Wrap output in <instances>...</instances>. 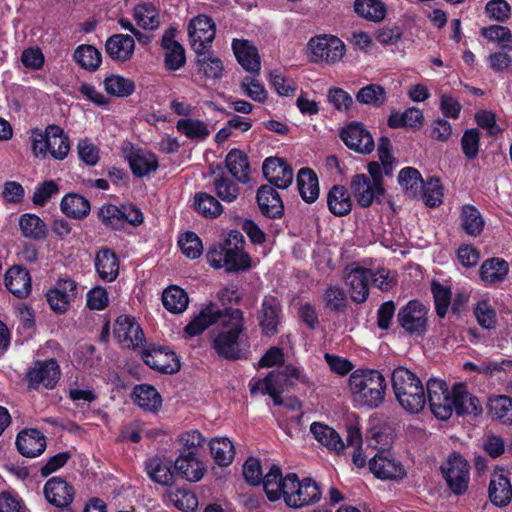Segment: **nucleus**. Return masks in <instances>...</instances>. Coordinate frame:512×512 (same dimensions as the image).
Segmentation results:
<instances>
[{
	"instance_id": "nucleus-29",
	"label": "nucleus",
	"mask_w": 512,
	"mask_h": 512,
	"mask_svg": "<svg viewBox=\"0 0 512 512\" xmlns=\"http://www.w3.org/2000/svg\"><path fill=\"white\" fill-rule=\"evenodd\" d=\"M280 302L273 296H266L259 311V322L264 334L272 336L278 331Z\"/></svg>"
},
{
	"instance_id": "nucleus-39",
	"label": "nucleus",
	"mask_w": 512,
	"mask_h": 512,
	"mask_svg": "<svg viewBox=\"0 0 512 512\" xmlns=\"http://www.w3.org/2000/svg\"><path fill=\"white\" fill-rule=\"evenodd\" d=\"M354 12L371 22H380L386 16V6L381 0H355Z\"/></svg>"
},
{
	"instance_id": "nucleus-24",
	"label": "nucleus",
	"mask_w": 512,
	"mask_h": 512,
	"mask_svg": "<svg viewBox=\"0 0 512 512\" xmlns=\"http://www.w3.org/2000/svg\"><path fill=\"white\" fill-rule=\"evenodd\" d=\"M488 496L492 504L505 507L512 499V485L502 472L494 471L490 476Z\"/></svg>"
},
{
	"instance_id": "nucleus-58",
	"label": "nucleus",
	"mask_w": 512,
	"mask_h": 512,
	"mask_svg": "<svg viewBox=\"0 0 512 512\" xmlns=\"http://www.w3.org/2000/svg\"><path fill=\"white\" fill-rule=\"evenodd\" d=\"M250 266V258L243 249L238 247H226L224 268L229 271L246 269Z\"/></svg>"
},
{
	"instance_id": "nucleus-21",
	"label": "nucleus",
	"mask_w": 512,
	"mask_h": 512,
	"mask_svg": "<svg viewBox=\"0 0 512 512\" xmlns=\"http://www.w3.org/2000/svg\"><path fill=\"white\" fill-rule=\"evenodd\" d=\"M105 51L113 61L124 63L134 54L135 40L129 35L114 34L106 40Z\"/></svg>"
},
{
	"instance_id": "nucleus-43",
	"label": "nucleus",
	"mask_w": 512,
	"mask_h": 512,
	"mask_svg": "<svg viewBox=\"0 0 512 512\" xmlns=\"http://www.w3.org/2000/svg\"><path fill=\"white\" fill-rule=\"evenodd\" d=\"M177 130L188 139L203 141L210 135V130L205 122L199 119L182 118L176 123Z\"/></svg>"
},
{
	"instance_id": "nucleus-30",
	"label": "nucleus",
	"mask_w": 512,
	"mask_h": 512,
	"mask_svg": "<svg viewBox=\"0 0 512 512\" xmlns=\"http://www.w3.org/2000/svg\"><path fill=\"white\" fill-rule=\"evenodd\" d=\"M234 54L240 65L250 73H259L260 59L257 49L246 40L235 39L232 43Z\"/></svg>"
},
{
	"instance_id": "nucleus-53",
	"label": "nucleus",
	"mask_w": 512,
	"mask_h": 512,
	"mask_svg": "<svg viewBox=\"0 0 512 512\" xmlns=\"http://www.w3.org/2000/svg\"><path fill=\"white\" fill-rule=\"evenodd\" d=\"M194 206L196 210L207 218H215L222 213V205L212 195L204 192L195 195Z\"/></svg>"
},
{
	"instance_id": "nucleus-52",
	"label": "nucleus",
	"mask_w": 512,
	"mask_h": 512,
	"mask_svg": "<svg viewBox=\"0 0 512 512\" xmlns=\"http://www.w3.org/2000/svg\"><path fill=\"white\" fill-rule=\"evenodd\" d=\"M105 91L116 97H127L135 91V83L119 75H110L104 79Z\"/></svg>"
},
{
	"instance_id": "nucleus-47",
	"label": "nucleus",
	"mask_w": 512,
	"mask_h": 512,
	"mask_svg": "<svg viewBox=\"0 0 512 512\" xmlns=\"http://www.w3.org/2000/svg\"><path fill=\"white\" fill-rule=\"evenodd\" d=\"M166 496L173 506L183 512H193L198 506L195 494L183 488H170Z\"/></svg>"
},
{
	"instance_id": "nucleus-16",
	"label": "nucleus",
	"mask_w": 512,
	"mask_h": 512,
	"mask_svg": "<svg viewBox=\"0 0 512 512\" xmlns=\"http://www.w3.org/2000/svg\"><path fill=\"white\" fill-rule=\"evenodd\" d=\"M369 274L370 269L363 267L345 269V284L349 289L351 300L357 304L364 303L369 296Z\"/></svg>"
},
{
	"instance_id": "nucleus-14",
	"label": "nucleus",
	"mask_w": 512,
	"mask_h": 512,
	"mask_svg": "<svg viewBox=\"0 0 512 512\" xmlns=\"http://www.w3.org/2000/svg\"><path fill=\"white\" fill-rule=\"evenodd\" d=\"M114 337L123 348H137L145 340L144 333L133 317L119 316L114 324Z\"/></svg>"
},
{
	"instance_id": "nucleus-62",
	"label": "nucleus",
	"mask_w": 512,
	"mask_h": 512,
	"mask_svg": "<svg viewBox=\"0 0 512 512\" xmlns=\"http://www.w3.org/2000/svg\"><path fill=\"white\" fill-rule=\"evenodd\" d=\"M474 314L481 327L485 329H493L496 327V312L488 302H479L474 309Z\"/></svg>"
},
{
	"instance_id": "nucleus-48",
	"label": "nucleus",
	"mask_w": 512,
	"mask_h": 512,
	"mask_svg": "<svg viewBox=\"0 0 512 512\" xmlns=\"http://www.w3.org/2000/svg\"><path fill=\"white\" fill-rule=\"evenodd\" d=\"M322 299L325 308L329 309L332 312L344 313L347 309V295L345 290L340 286H328L324 291Z\"/></svg>"
},
{
	"instance_id": "nucleus-26",
	"label": "nucleus",
	"mask_w": 512,
	"mask_h": 512,
	"mask_svg": "<svg viewBox=\"0 0 512 512\" xmlns=\"http://www.w3.org/2000/svg\"><path fill=\"white\" fill-rule=\"evenodd\" d=\"M5 286L18 298H25L31 292V277L28 270L13 266L5 274Z\"/></svg>"
},
{
	"instance_id": "nucleus-50",
	"label": "nucleus",
	"mask_w": 512,
	"mask_h": 512,
	"mask_svg": "<svg viewBox=\"0 0 512 512\" xmlns=\"http://www.w3.org/2000/svg\"><path fill=\"white\" fill-rule=\"evenodd\" d=\"M74 60L83 69L95 71L101 64V53L92 45H81L74 52Z\"/></svg>"
},
{
	"instance_id": "nucleus-15",
	"label": "nucleus",
	"mask_w": 512,
	"mask_h": 512,
	"mask_svg": "<svg viewBox=\"0 0 512 512\" xmlns=\"http://www.w3.org/2000/svg\"><path fill=\"white\" fill-rule=\"evenodd\" d=\"M27 378L30 387L52 389L60 378L59 365L53 359L36 362L28 371Z\"/></svg>"
},
{
	"instance_id": "nucleus-20",
	"label": "nucleus",
	"mask_w": 512,
	"mask_h": 512,
	"mask_svg": "<svg viewBox=\"0 0 512 512\" xmlns=\"http://www.w3.org/2000/svg\"><path fill=\"white\" fill-rule=\"evenodd\" d=\"M176 32L177 30L173 27L167 29L161 40V46L165 50V67L170 71H176L180 69L186 62L184 48L178 41L174 39Z\"/></svg>"
},
{
	"instance_id": "nucleus-6",
	"label": "nucleus",
	"mask_w": 512,
	"mask_h": 512,
	"mask_svg": "<svg viewBox=\"0 0 512 512\" xmlns=\"http://www.w3.org/2000/svg\"><path fill=\"white\" fill-rule=\"evenodd\" d=\"M298 482L299 477L297 474L288 473L286 476H283L280 467L272 465L264 476V491L270 501H277L283 498L288 506V495L296 493Z\"/></svg>"
},
{
	"instance_id": "nucleus-54",
	"label": "nucleus",
	"mask_w": 512,
	"mask_h": 512,
	"mask_svg": "<svg viewBox=\"0 0 512 512\" xmlns=\"http://www.w3.org/2000/svg\"><path fill=\"white\" fill-rule=\"evenodd\" d=\"M398 182L411 198L418 195L419 188L423 184L419 171L412 167L403 168L399 172Z\"/></svg>"
},
{
	"instance_id": "nucleus-27",
	"label": "nucleus",
	"mask_w": 512,
	"mask_h": 512,
	"mask_svg": "<svg viewBox=\"0 0 512 512\" xmlns=\"http://www.w3.org/2000/svg\"><path fill=\"white\" fill-rule=\"evenodd\" d=\"M257 202L263 215L279 218L284 213V205L278 192L273 187L262 185L257 191Z\"/></svg>"
},
{
	"instance_id": "nucleus-11",
	"label": "nucleus",
	"mask_w": 512,
	"mask_h": 512,
	"mask_svg": "<svg viewBox=\"0 0 512 512\" xmlns=\"http://www.w3.org/2000/svg\"><path fill=\"white\" fill-rule=\"evenodd\" d=\"M344 144L359 154H370L375 147L371 133L360 122H351L340 132Z\"/></svg>"
},
{
	"instance_id": "nucleus-18",
	"label": "nucleus",
	"mask_w": 512,
	"mask_h": 512,
	"mask_svg": "<svg viewBox=\"0 0 512 512\" xmlns=\"http://www.w3.org/2000/svg\"><path fill=\"white\" fill-rule=\"evenodd\" d=\"M142 359L151 367L162 373L173 374L180 369V362L172 351H165L161 347L144 349Z\"/></svg>"
},
{
	"instance_id": "nucleus-37",
	"label": "nucleus",
	"mask_w": 512,
	"mask_h": 512,
	"mask_svg": "<svg viewBox=\"0 0 512 512\" xmlns=\"http://www.w3.org/2000/svg\"><path fill=\"white\" fill-rule=\"evenodd\" d=\"M297 186L302 199L307 203H313L319 196L317 175L309 168H302L297 175Z\"/></svg>"
},
{
	"instance_id": "nucleus-63",
	"label": "nucleus",
	"mask_w": 512,
	"mask_h": 512,
	"mask_svg": "<svg viewBox=\"0 0 512 512\" xmlns=\"http://www.w3.org/2000/svg\"><path fill=\"white\" fill-rule=\"evenodd\" d=\"M422 199L427 206L436 207L441 204L443 193L438 180H431L419 188Z\"/></svg>"
},
{
	"instance_id": "nucleus-55",
	"label": "nucleus",
	"mask_w": 512,
	"mask_h": 512,
	"mask_svg": "<svg viewBox=\"0 0 512 512\" xmlns=\"http://www.w3.org/2000/svg\"><path fill=\"white\" fill-rule=\"evenodd\" d=\"M483 37L497 42L502 49L512 50V32L505 26L491 25L481 30Z\"/></svg>"
},
{
	"instance_id": "nucleus-33",
	"label": "nucleus",
	"mask_w": 512,
	"mask_h": 512,
	"mask_svg": "<svg viewBox=\"0 0 512 512\" xmlns=\"http://www.w3.org/2000/svg\"><path fill=\"white\" fill-rule=\"evenodd\" d=\"M225 166L229 173L240 183L250 180V164L248 156L238 149H232L225 158Z\"/></svg>"
},
{
	"instance_id": "nucleus-3",
	"label": "nucleus",
	"mask_w": 512,
	"mask_h": 512,
	"mask_svg": "<svg viewBox=\"0 0 512 512\" xmlns=\"http://www.w3.org/2000/svg\"><path fill=\"white\" fill-rule=\"evenodd\" d=\"M394 394L399 404L410 413H418L423 410L428 396L421 380L405 367H397L391 375Z\"/></svg>"
},
{
	"instance_id": "nucleus-32",
	"label": "nucleus",
	"mask_w": 512,
	"mask_h": 512,
	"mask_svg": "<svg viewBox=\"0 0 512 512\" xmlns=\"http://www.w3.org/2000/svg\"><path fill=\"white\" fill-rule=\"evenodd\" d=\"M310 432L319 443L336 454L344 451L345 445L340 435L328 425L314 422L310 426Z\"/></svg>"
},
{
	"instance_id": "nucleus-17",
	"label": "nucleus",
	"mask_w": 512,
	"mask_h": 512,
	"mask_svg": "<svg viewBox=\"0 0 512 512\" xmlns=\"http://www.w3.org/2000/svg\"><path fill=\"white\" fill-rule=\"evenodd\" d=\"M262 170L265 178L276 188L286 189L293 181V170L282 158L265 159Z\"/></svg>"
},
{
	"instance_id": "nucleus-19",
	"label": "nucleus",
	"mask_w": 512,
	"mask_h": 512,
	"mask_svg": "<svg viewBox=\"0 0 512 512\" xmlns=\"http://www.w3.org/2000/svg\"><path fill=\"white\" fill-rule=\"evenodd\" d=\"M370 470L378 478L381 479H397L405 475L402 464L397 461L388 451L377 453L370 460Z\"/></svg>"
},
{
	"instance_id": "nucleus-44",
	"label": "nucleus",
	"mask_w": 512,
	"mask_h": 512,
	"mask_svg": "<svg viewBox=\"0 0 512 512\" xmlns=\"http://www.w3.org/2000/svg\"><path fill=\"white\" fill-rule=\"evenodd\" d=\"M162 302L168 311L179 314L186 310L189 298L183 289L177 286H171L164 290Z\"/></svg>"
},
{
	"instance_id": "nucleus-13",
	"label": "nucleus",
	"mask_w": 512,
	"mask_h": 512,
	"mask_svg": "<svg viewBox=\"0 0 512 512\" xmlns=\"http://www.w3.org/2000/svg\"><path fill=\"white\" fill-rule=\"evenodd\" d=\"M350 189L357 203L363 207H370L374 201L380 202V197L385 194L383 185L371 182L368 175L356 174L350 182Z\"/></svg>"
},
{
	"instance_id": "nucleus-1",
	"label": "nucleus",
	"mask_w": 512,
	"mask_h": 512,
	"mask_svg": "<svg viewBox=\"0 0 512 512\" xmlns=\"http://www.w3.org/2000/svg\"><path fill=\"white\" fill-rule=\"evenodd\" d=\"M214 323H219V328L212 332V347L221 358L227 360H239L247 357L249 345L244 335V318L240 309H219L216 305H210L203 309L185 327L189 336H196Z\"/></svg>"
},
{
	"instance_id": "nucleus-23",
	"label": "nucleus",
	"mask_w": 512,
	"mask_h": 512,
	"mask_svg": "<svg viewBox=\"0 0 512 512\" xmlns=\"http://www.w3.org/2000/svg\"><path fill=\"white\" fill-rule=\"evenodd\" d=\"M296 493L288 495V506L292 508H301L318 502L321 498V492L317 483L311 478L299 480L296 487Z\"/></svg>"
},
{
	"instance_id": "nucleus-49",
	"label": "nucleus",
	"mask_w": 512,
	"mask_h": 512,
	"mask_svg": "<svg viewBox=\"0 0 512 512\" xmlns=\"http://www.w3.org/2000/svg\"><path fill=\"white\" fill-rule=\"evenodd\" d=\"M134 18L143 29L155 30L160 25L159 13L151 3L137 5L134 8Z\"/></svg>"
},
{
	"instance_id": "nucleus-45",
	"label": "nucleus",
	"mask_w": 512,
	"mask_h": 512,
	"mask_svg": "<svg viewBox=\"0 0 512 512\" xmlns=\"http://www.w3.org/2000/svg\"><path fill=\"white\" fill-rule=\"evenodd\" d=\"M489 412L503 424L512 425V397L497 395L489 399Z\"/></svg>"
},
{
	"instance_id": "nucleus-46",
	"label": "nucleus",
	"mask_w": 512,
	"mask_h": 512,
	"mask_svg": "<svg viewBox=\"0 0 512 512\" xmlns=\"http://www.w3.org/2000/svg\"><path fill=\"white\" fill-rule=\"evenodd\" d=\"M210 450L214 460L220 466H228L233 461L234 446L226 437L214 438L210 442Z\"/></svg>"
},
{
	"instance_id": "nucleus-5",
	"label": "nucleus",
	"mask_w": 512,
	"mask_h": 512,
	"mask_svg": "<svg viewBox=\"0 0 512 512\" xmlns=\"http://www.w3.org/2000/svg\"><path fill=\"white\" fill-rule=\"evenodd\" d=\"M32 146L36 156L45 157L50 153L57 160H63L70 151L68 136L56 125L48 126L44 133H37Z\"/></svg>"
},
{
	"instance_id": "nucleus-9",
	"label": "nucleus",
	"mask_w": 512,
	"mask_h": 512,
	"mask_svg": "<svg viewBox=\"0 0 512 512\" xmlns=\"http://www.w3.org/2000/svg\"><path fill=\"white\" fill-rule=\"evenodd\" d=\"M445 481L456 495L463 494L469 484V464L459 454H454L441 466Z\"/></svg>"
},
{
	"instance_id": "nucleus-12",
	"label": "nucleus",
	"mask_w": 512,
	"mask_h": 512,
	"mask_svg": "<svg viewBox=\"0 0 512 512\" xmlns=\"http://www.w3.org/2000/svg\"><path fill=\"white\" fill-rule=\"evenodd\" d=\"M308 45L314 62L335 63L343 57L345 52L344 43L336 37L319 36L311 39Z\"/></svg>"
},
{
	"instance_id": "nucleus-38",
	"label": "nucleus",
	"mask_w": 512,
	"mask_h": 512,
	"mask_svg": "<svg viewBox=\"0 0 512 512\" xmlns=\"http://www.w3.org/2000/svg\"><path fill=\"white\" fill-rule=\"evenodd\" d=\"M132 398L137 406L146 411H156L162 404L160 394L153 386L147 384L136 386Z\"/></svg>"
},
{
	"instance_id": "nucleus-61",
	"label": "nucleus",
	"mask_w": 512,
	"mask_h": 512,
	"mask_svg": "<svg viewBox=\"0 0 512 512\" xmlns=\"http://www.w3.org/2000/svg\"><path fill=\"white\" fill-rule=\"evenodd\" d=\"M214 187L217 196L225 202H233L239 195L238 185L223 175L215 179Z\"/></svg>"
},
{
	"instance_id": "nucleus-51",
	"label": "nucleus",
	"mask_w": 512,
	"mask_h": 512,
	"mask_svg": "<svg viewBox=\"0 0 512 512\" xmlns=\"http://www.w3.org/2000/svg\"><path fill=\"white\" fill-rule=\"evenodd\" d=\"M385 88L379 84H369L362 87L356 94V100L363 105L380 107L386 102Z\"/></svg>"
},
{
	"instance_id": "nucleus-42",
	"label": "nucleus",
	"mask_w": 512,
	"mask_h": 512,
	"mask_svg": "<svg viewBox=\"0 0 512 512\" xmlns=\"http://www.w3.org/2000/svg\"><path fill=\"white\" fill-rule=\"evenodd\" d=\"M19 226L24 237L33 240H43L47 236V226L35 214H24L20 217Z\"/></svg>"
},
{
	"instance_id": "nucleus-60",
	"label": "nucleus",
	"mask_w": 512,
	"mask_h": 512,
	"mask_svg": "<svg viewBox=\"0 0 512 512\" xmlns=\"http://www.w3.org/2000/svg\"><path fill=\"white\" fill-rule=\"evenodd\" d=\"M431 289L434 297L436 313L440 318H444L451 302V291L449 288L433 281Z\"/></svg>"
},
{
	"instance_id": "nucleus-31",
	"label": "nucleus",
	"mask_w": 512,
	"mask_h": 512,
	"mask_svg": "<svg viewBox=\"0 0 512 512\" xmlns=\"http://www.w3.org/2000/svg\"><path fill=\"white\" fill-rule=\"evenodd\" d=\"M95 268L103 281L110 282L118 276L119 260L111 249L103 248L96 254Z\"/></svg>"
},
{
	"instance_id": "nucleus-41",
	"label": "nucleus",
	"mask_w": 512,
	"mask_h": 512,
	"mask_svg": "<svg viewBox=\"0 0 512 512\" xmlns=\"http://www.w3.org/2000/svg\"><path fill=\"white\" fill-rule=\"evenodd\" d=\"M460 221L465 233L473 237L480 235L485 225L479 210L469 204L462 207Z\"/></svg>"
},
{
	"instance_id": "nucleus-59",
	"label": "nucleus",
	"mask_w": 512,
	"mask_h": 512,
	"mask_svg": "<svg viewBox=\"0 0 512 512\" xmlns=\"http://www.w3.org/2000/svg\"><path fill=\"white\" fill-rule=\"evenodd\" d=\"M182 253L190 258L196 259L203 252V245L200 238L194 232L184 233L178 240Z\"/></svg>"
},
{
	"instance_id": "nucleus-8",
	"label": "nucleus",
	"mask_w": 512,
	"mask_h": 512,
	"mask_svg": "<svg viewBox=\"0 0 512 512\" xmlns=\"http://www.w3.org/2000/svg\"><path fill=\"white\" fill-rule=\"evenodd\" d=\"M397 321L406 333L422 335L427 330L428 308L421 302L412 300L400 308Z\"/></svg>"
},
{
	"instance_id": "nucleus-25",
	"label": "nucleus",
	"mask_w": 512,
	"mask_h": 512,
	"mask_svg": "<svg viewBox=\"0 0 512 512\" xmlns=\"http://www.w3.org/2000/svg\"><path fill=\"white\" fill-rule=\"evenodd\" d=\"M18 451L25 457L33 458L42 454L46 448L45 436L36 429L20 432L16 439Z\"/></svg>"
},
{
	"instance_id": "nucleus-22",
	"label": "nucleus",
	"mask_w": 512,
	"mask_h": 512,
	"mask_svg": "<svg viewBox=\"0 0 512 512\" xmlns=\"http://www.w3.org/2000/svg\"><path fill=\"white\" fill-rule=\"evenodd\" d=\"M47 501L55 506H68L74 498V488L63 478L53 477L44 486Z\"/></svg>"
},
{
	"instance_id": "nucleus-34",
	"label": "nucleus",
	"mask_w": 512,
	"mask_h": 512,
	"mask_svg": "<svg viewBox=\"0 0 512 512\" xmlns=\"http://www.w3.org/2000/svg\"><path fill=\"white\" fill-rule=\"evenodd\" d=\"M327 206L335 216H345L352 210V200L346 187L334 185L327 194Z\"/></svg>"
},
{
	"instance_id": "nucleus-57",
	"label": "nucleus",
	"mask_w": 512,
	"mask_h": 512,
	"mask_svg": "<svg viewBox=\"0 0 512 512\" xmlns=\"http://www.w3.org/2000/svg\"><path fill=\"white\" fill-rule=\"evenodd\" d=\"M146 470L154 482L162 485H170L173 482V474L170 468L163 464L159 458L150 459L146 463Z\"/></svg>"
},
{
	"instance_id": "nucleus-2",
	"label": "nucleus",
	"mask_w": 512,
	"mask_h": 512,
	"mask_svg": "<svg viewBox=\"0 0 512 512\" xmlns=\"http://www.w3.org/2000/svg\"><path fill=\"white\" fill-rule=\"evenodd\" d=\"M426 388L431 412L440 420L449 419L454 410L458 415H477L482 411L479 400L462 383L455 384L449 391L445 381L431 378Z\"/></svg>"
},
{
	"instance_id": "nucleus-40",
	"label": "nucleus",
	"mask_w": 512,
	"mask_h": 512,
	"mask_svg": "<svg viewBox=\"0 0 512 512\" xmlns=\"http://www.w3.org/2000/svg\"><path fill=\"white\" fill-rule=\"evenodd\" d=\"M61 210L70 218L83 219L90 212V203L83 196L71 193L63 197Z\"/></svg>"
},
{
	"instance_id": "nucleus-35",
	"label": "nucleus",
	"mask_w": 512,
	"mask_h": 512,
	"mask_svg": "<svg viewBox=\"0 0 512 512\" xmlns=\"http://www.w3.org/2000/svg\"><path fill=\"white\" fill-rule=\"evenodd\" d=\"M509 271L508 263L501 258H490L485 260L480 269L479 275L486 285L502 282Z\"/></svg>"
},
{
	"instance_id": "nucleus-7",
	"label": "nucleus",
	"mask_w": 512,
	"mask_h": 512,
	"mask_svg": "<svg viewBox=\"0 0 512 512\" xmlns=\"http://www.w3.org/2000/svg\"><path fill=\"white\" fill-rule=\"evenodd\" d=\"M293 385L294 383L288 379L283 367L269 372L263 379L252 380L249 383V388L252 395L257 393L267 394L272 398L275 405H282L281 393Z\"/></svg>"
},
{
	"instance_id": "nucleus-4",
	"label": "nucleus",
	"mask_w": 512,
	"mask_h": 512,
	"mask_svg": "<svg viewBox=\"0 0 512 512\" xmlns=\"http://www.w3.org/2000/svg\"><path fill=\"white\" fill-rule=\"evenodd\" d=\"M349 387L356 402L376 408L384 400L386 381L376 370H356L349 377Z\"/></svg>"
},
{
	"instance_id": "nucleus-56",
	"label": "nucleus",
	"mask_w": 512,
	"mask_h": 512,
	"mask_svg": "<svg viewBox=\"0 0 512 512\" xmlns=\"http://www.w3.org/2000/svg\"><path fill=\"white\" fill-rule=\"evenodd\" d=\"M197 64L199 71L207 78L220 79L223 75L224 65L221 59L213 55H207L205 51L198 56Z\"/></svg>"
},
{
	"instance_id": "nucleus-36",
	"label": "nucleus",
	"mask_w": 512,
	"mask_h": 512,
	"mask_svg": "<svg viewBox=\"0 0 512 512\" xmlns=\"http://www.w3.org/2000/svg\"><path fill=\"white\" fill-rule=\"evenodd\" d=\"M175 470L188 481H199L204 475V466L196 455L182 452L174 464Z\"/></svg>"
},
{
	"instance_id": "nucleus-10",
	"label": "nucleus",
	"mask_w": 512,
	"mask_h": 512,
	"mask_svg": "<svg viewBox=\"0 0 512 512\" xmlns=\"http://www.w3.org/2000/svg\"><path fill=\"white\" fill-rule=\"evenodd\" d=\"M188 34L193 50L197 56H201L215 38V23L210 17L199 15L190 21Z\"/></svg>"
},
{
	"instance_id": "nucleus-64",
	"label": "nucleus",
	"mask_w": 512,
	"mask_h": 512,
	"mask_svg": "<svg viewBox=\"0 0 512 512\" xmlns=\"http://www.w3.org/2000/svg\"><path fill=\"white\" fill-rule=\"evenodd\" d=\"M369 278L372 284L381 291H390L397 283L392 272L386 268H378L375 271L370 269Z\"/></svg>"
},
{
	"instance_id": "nucleus-28",
	"label": "nucleus",
	"mask_w": 512,
	"mask_h": 512,
	"mask_svg": "<svg viewBox=\"0 0 512 512\" xmlns=\"http://www.w3.org/2000/svg\"><path fill=\"white\" fill-rule=\"evenodd\" d=\"M126 159L133 174L137 177H144L158 168V159L155 154L141 149L132 147L126 154Z\"/></svg>"
}]
</instances>
